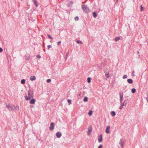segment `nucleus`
<instances>
[{
    "label": "nucleus",
    "instance_id": "19",
    "mask_svg": "<svg viewBox=\"0 0 148 148\" xmlns=\"http://www.w3.org/2000/svg\"><path fill=\"white\" fill-rule=\"evenodd\" d=\"M93 16L94 18H96L97 16V14L95 12H93Z\"/></svg>",
    "mask_w": 148,
    "mask_h": 148
},
{
    "label": "nucleus",
    "instance_id": "32",
    "mask_svg": "<svg viewBox=\"0 0 148 148\" xmlns=\"http://www.w3.org/2000/svg\"><path fill=\"white\" fill-rule=\"evenodd\" d=\"M140 7H141V10H140L141 11H143V8L142 7V5H141V6H140Z\"/></svg>",
    "mask_w": 148,
    "mask_h": 148
},
{
    "label": "nucleus",
    "instance_id": "37",
    "mask_svg": "<svg viewBox=\"0 0 148 148\" xmlns=\"http://www.w3.org/2000/svg\"><path fill=\"white\" fill-rule=\"evenodd\" d=\"M61 43V41H59L57 42L58 45L60 44Z\"/></svg>",
    "mask_w": 148,
    "mask_h": 148
},
{
    "label": "nucleus",
    "instance_id": "10",
    "mask_svg": "<svg viewBox=\"0 0 148 148\" xmlns=\"http://www.w3.org/2000/svg\"><path fill=\"white\" fill-rule=\"evenodd\" d=\"M35 99H33L30 100V103L31 104H34L35 103Z\"/></svg>",
    "mask_w": 148,
    "mask_h": 148
},
{
    "label": "nucleus",
    "instance_id": "26",
    "mask_svg": "<svg viewBox=\"0 0 148 148\" xmlns=\"http://www.w3.org/2000/svg\"><path fill=\"white\" fill-rule=\"evenodd\" d=\"M51 82V80L50 79H48L47 80V82L49 83Z\"/></svg>",
    "mask_w": 148,
    "mask_h": 148
},
{
    "label": "nucleus",
    "instance_id": "8",
    "mask_svg": "<svg viewBox=\"0 0 148 148\" xmlns=\"http://www.w3.org/2000/svg\"><path fill=\"white\" fill-rule=\"evenodd\" d=\"M102 134H100L99 136V137L98 138V141L99 142H101L102 140Z\"/></svg>",
    "mask_w": 148,
    "mask_h": 148
},
{
    "label": "nucleus",
    "instance_id": "17",
    "mask_svg": "<svg viewBox=\"0 0 148 148\" xmlns=\"http://www.w3.org/2000/svg\"><path fill=\"white\" fill-rule=\"evenodd\" d=\"M25 79H22L21 81V83L22 84H24L25 83Z\"/></svg>",
    "mask_w": 148,
    "mask_h": 148
},
{
    "label": "nucleus",
    "instance_id": "4",
    "mask_svg": "<svg viewBox=\"0 0 148 148\" xmlns=\"http://www.w3.org/2000/svg\"><path fill=\"white\" fill-rule=\"evenodd\" d=\"M92 129L91 126H89L88 128V132L87 133L88 135H89L92 131Z\"/></svg>",
    "mask_w": 148,
    "mask_h": 148
},
{
    "label": "nucleus",
    "instance_id": "31",
    "mask_svg": "<svg viewBox=\"0 0 148 148\" xmlns=\"http://www.w3.org/2000/svg\"><path fill=\"white\" fill-rule=\"evenodd\" d=\"M103 147V146L101 145H99V146L98 147V148H102Z\"/></svg>",
    "mask_w": 148,
    "mask_h": 148
},
{
    "label": "nucleus",
    "instance_id": "36",
    "mask_svg": "<svg viewBox=\"0 0 148 148\" xmlns=\"http://www.w3.org/2000/svg\"><path fill=\"white\" fill-rule=\"evenodd\" d=\"M123 108V107L121 105L120 106L119 108L120 109H121Z\"/></svg>",
    "mask_w": 148,
    "mask_h": 148
},
{
    "label": "nucleus",
    "instance_id": "22",
    "mask_svg": "<svg viewBox=\"0 0 148 148\" xmlns=\"http://www.w3.org/2000/svg\"><path fill=\"white\" fill-rule=\"evenodd\" d=\"M87 81L88 82L90 83L91 82V78L90 77H88L87 78Z\"/></svg>",
    "mask_w": 148,
    "mask_h": 148
},
{
    "label": "nucleus",
    "instance_id": "14",
    "mask_svg": "<svg viewBox=\"0 0 148 148\" xmlns=\"http://www.w3.org/2000/svg\"><path fill=\"white\" fill-rule=\"evenodd\" d=\"M111 114L112 116H115L116 115V113L114 111H112L111 112Z\"/></svg>",
    "mask_w": 148,
    "mask_h": 148
},
{
    "label": "nucleus",
    "instance_id": "15",
    "mask_svg": "<svg viewBox=\"0 0 148 148\" xmlns=\"http://www.w3.org/2000/svg\"><path fill=\"white\" fill-rule=\"evenodd\" d=\"M88 98L87 97H85L84 99H83V101L84 102H87L88 101Z\"/></svg>",
    "mask_w": 148,
    "mask_h": 148
},
{
    "label": "nucleus",
    "instance_id": "1",
    "mask_svg": "<svg viewBox=\"0 0 148 148\" xmlns=\"http://www.w3.org/2000/svg\"><path fill=\"white\" fill-rule=\"evenodd\" d=\"M28 96L25 97V98L26 100L29 99L33 97V92L31 90H29L28 91Z\"/></svg>",
    "mask_w": 148,
    "mask_h": 148
},
{
    "label": "nucleus",
    "instance_id": "21",
    "mask_svg": "<svg viewBox=\"0 0 148 148\" xmlns=\"http://www.w3.org/2000/svg\"><path fill=\"white\" fill-rule=\"evenodd\" d=\"M88 114L90 116L92 114V112L91 110H90L88 112Z\"/></svg>",
    "mask_w": 148,
    "mask_h": 148
},
{
    "label": "nucleus",
    "instance_id": "12",
    "mask_svg": "<svg viewBox=\"0 0 148 148\" xmlns=\"http://www.w3.org/2000/svg\"><path fill=\"white\" fill-rule=\"evenodd\" d=\"M105 76L107 78H108L110 77V74L109 72H106L105 73Z\"/></svg>",
    "mask_w": 148,
    "mask_h": 148
},
{
    "label": "nucleus",
    "instance_id": "2",
    "mask_svg": "<svg viewBox=\"0 0 148 148\" xmlns=\"http://www.w3.org/2000/svg\"><path fill=\"white\" fill-rule=\"evenodd\" d=\"M82 8L84 11L86 13H88L89 12L90 10L85 5H82Z\"/></svg>",
    "mask_w": 148,
    "mask_h": 148
},
{
    "label": "nucleus",
    "instance_id": "16",
    "mask_svg": "<svg viewBox=\"0 0 148 148\" xmlns=\"http://www.w3.org/2000/svg\"><path fill=\"white\" fill-rule=\"evenodd\" d=\"M120 144L121 145V147L123 148L124 146V143L123 142H122V141H121L120 142Z\"/></svg>",
    "mask_w": 148,
    "mask_h": 148
},
{
    "label": "nucleus",
    "instance_id": "27",
    "mask_svg": "<svg viewBox=\"0 0 148 148\" xmlns=\"http://www.w3.org/2000/svg\"><path fill=\"white\" fill-rule=\"evenodd\" d=\"M34 3L35 4V5H36V7H37L38 6V4H37V2H36V1H35L34 2Z\"/></svg>",
    "mask_w": 148,
    "mask_h": 148
},
{
    "label": "nucleus",
    "instance_id": "35",
    "mask_svg": "<svg viewBox=\"0 0 148 148\" xmlns=\"http://www.w3.org/2000/svg\"><path fill=\"white\" fill-rule=\"evenodd\" d=\"M36 57L37 58H41V57L39 55H37Z\"/></svg>",
    "mask_w": 148,
    "mask_h": 148
},
{
    "label": "nucleus",
    "instance_id": "9",
    "mask_svg": "<svg viewBox=\"0 0 148 148\" xmlns=\"http://www.w3.org/2000/svg\"><path fill=\"white\" fill-rule=\"evenodd\" d=\"M120 102H122L123 101V93H120Z\"/></svg>",
    "mask_w": 148,
    "mask_h": 148
},
{
    "label": "nucleus",
    "instance_id": "7",
    "mask_svg": "<svg viewBox=\"0 0 148 148\" xmlns=\"http://www.w3.org/2000/svg\"><path fill=\"white\" fill-rule=\"evenodd\" d=\"M62 136V134L59 132H57L56 133V136L58 138H60Z\"/></svg>",
    "mask_w": 148,
    "mask_h": 148
},
{
    "label": "nucleus",
    "instance_id": "34",
    "mask_svg": "<svg viewBox=\"0 0 148 148\" xmlns=\"http://www.w3.org/2000/svg\"><path fill=\"white\" fill-rule=\"evenodd\" d=\"M3 49L1 48H0V52H1L3 51Z\"/></svg>",
    "mask_w": 148,
    "mask_h": 148
},
{
    "label": "nucleus",
    "instance_id": "3",
    "mask_svg": "<svg viewBox=\"0 0 148 148\" xmlns=\"http://www.w3.org/2000/svg\"><path fill=\"white\" fill-rule=\"evenodd\" d=\"M110 129V126H107L106 127V133L108 134L110 133L109 130Z\"/></svg>",
    "mask_w": 148,
    "mask_h": 148
},
{
    "label": "nucleus",
    "instance_id": "23",
    "mask_svg": "<svg viewBox=\"0 0 148 148\" xmlns=\"http://www.w3.org/2000/svg\"><path fill=\"white\" fill-rule=\"evenodd\" d=\"M77 43L78 44H82V42L80 40H77Z\"/></svg>",
    "mask_w": 148,
    "mask_h": 148
},
{
    "label": "nucleus",
    "instance_id": "11",
    "mask_svg": "<svg viewBox=\"0 0 148 148\" xmlns=\"http://www.w3.org/2000/svg\"><path fill=\"white\" fill-rule=\"evenodd\" d=\"M36 79V77L34 76H31L30 77V79L32 81H33V80H35Z\"/></svg>",
    "mask_w": 148,
    "mask_h": 148
},
{
    "label": "nucleus",
    "instance_id": "38",
    "mask_svg": "<svg viewBox=\"0 0 148 148\" xmlns=\"http://www.w3.org/2000/svg\"><path fill=\"white\" fill-rule=\"evenodd\" d=\"M43 51H45V49H44Z\"/></svg>",
    "mask_w": 148,
    "mask_h": 148
},
{
    "label": "nucleus",
    "instance_id": "24",
    "mask_svg": "<svg viewBox=\"0 0 148 148\" xmlns=\"http://www.w3.org/2000/svg\"><path fill=\"white\" fill-rule=\"evenodd\" d=\"M75 21H77L79 20V18L77 16H76L75 17Z\"/></svg>",
    "mask_w": 148,
    "mask_h": 148
},
{
    "label": "nucleus",
    "instance_id": "29",
    "mask_svg": "<svg viewBox=\"0 0 148 148\" xmlns=\"http://www.w3.org/2000/svg\"><path fill=\"white\" fill-rule=\"evenodd\" d=\"M67 101H68V102L70 103V104H71V100L70 99H68V100H67Z\"/></svg>",
    "mask_w": 148,
    "mask_h": 148
},
{
    "label": "nucleus",
    "instance_id": "20",
    "mask_svg": "<svg viewBox=\"0 0 148 148\" xmlns=\"http://www.w3.org/2000/svg\"><path fill=\"white\" fill-rule=\"evenodd\" d=\"M119 39H120V38L119 37H117L114 39V40L115 41H116L119 40Z\"/></svg>",
    "mask_w": 148,
    "mask_h": 148
},
{
    "label": "nucleus",
    "instance_id": "33",
    "mask_svg": "<svg viewBox=\"0 0 148 148\" xmlns=\"http://www.w3.org/2000/svg\"><path fill=\"white\" fill-rule=\"evenodd\" d=\"M51 46L50 45H49L47 46V47L48 48V49H50V48H51Z\"/></svg>",
    "mask_w": 148,
    "mask_h": 148
},
{
    "label": "nucleus",
    "instance_id": "6",
    "mask_svg": "<svg viewBox=\"0 0 148 148\" xmlns=\"http://www.w3.org/2000/svg\"><path fill=\"white\" fill-rule=\"evenodd\" d=\"M54 128V123H52L50 124V126L49 127V129L51 130H53Z\"/></svg>",
    "mask_w": 148,
    "mask_h": 148
},
{
    "label": "nucleus",
    "instance_id": "39",
    "mask_svg": "<svg viewBox=\"0 0 148 148\" xmlns=\"http://www.w3.org/2000/svg\"><path fill=\"white\" fill-rule=\"evenodd\" d=\"M147 99V101H148V99Z\"/></svg>",
    "mask_w": 148,
    "mask_h": 148
},
{
    "label": "nucleus",
    "instance_id": "18",
    "mask_svg": "<svg viewBox=\"0 0 148 148\" xmlns=\"http://www.w3.org/2000/svg\"><path fill=\"white\" fill-rule=\"evenodd\" d=\"M136 91V89L135 88H132V92L133 93H134Z\"/></svg>",
    "mask_w": 148,
    "mask_h": 148
},
{
    "label": "nucleus",
    "instance_id": "28",
    "mask_svg": "<svg viewBox=\"0 0 148 148\" xmlns=\"http://www.w3.org/2000/svg\"><path fill=\"white\" fill-rule=\"evenodd\" d=\"M121 102V105L123 107L125 105V104H124V102Z\"/></svg>",
    "mask_w": 148,
    "mask_h": 148
},
{
    "label": "nucleus",
    "instance_id": "25",
    "mask_svg": "<svg viewBox=\"0 0 148 148\" xmlns=\"http://www.w3.org/2000/svg\"><path fill=\"white\" fill-rule=\"evenodd\" d=\"M48 37H49V38H50V39H53V38L51 37V36H50L49 35V34H48L47 35Z\"/></svg>",
    "mask_w": 148,
    "mask_h": 148
},
{
    "label": "nucleus",
    "instance_id": "30",
    "mask_svg": "<svg viewBox=\"0 0 148 148\" xmlns=\"http://www.w3.org/2000/svg\"><path fill=\"white\" fill-rule=\"evenodd\" d=\"M127 78V75H125L123 77V78L124 79Z\"/></svg>",
    "mask_w": 148,
    "mask_h": 148
},
{
    "label": "nucleus",
    "instance_id": "13",
    "mask_svg": "<svg viewBox=\"0 0 148 148\" xmlns=\"http://www.w3.org/2000/svg\"><path fill=\"white\" fill-rule=\"evenodd\" d=\"M127 81V82L130 84H132L133 83V80L131 79H128Z\"/></svg>",
    "mask_w": 148,
    "mask_h": 148
},
{
    "label": "nucleus",
    "instance_id": "5",
    "mask_svg": "<svg viewBox=\"0 0 148 148\" xmlns=\"http://www.w3.org/2000/svg\"><path fill=\"white\" fill-rule=\"evenodd\" d=\"M14 107L11 104H9L7 106V108L9 110H12Z\"/></svg>",
    "mask_w": 148,
    "mask_h": 148
}]
</instances>
